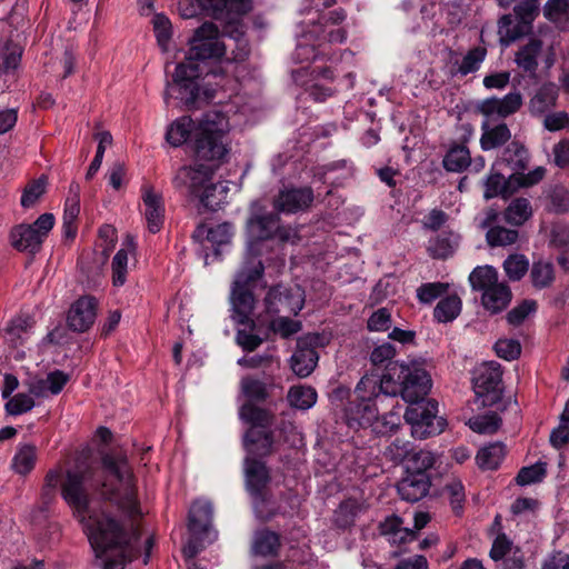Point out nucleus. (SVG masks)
<instances>
[{
  "mask_svg": "<svg viewBox=\"0 0 569 569\" xmlns=\"http://www.w3.org/2000/svg\"><path fill=\"white\" fill-rule=\"evenodd\" d=\"M407 371L401 363L395 362L387 367V373L380 379L375 376H363L355 390V399L349 400L345 407V419L347 425L352 428H366L371 426L379 417L378 401L381 397H396L400 395L402 399L412 400L423 395L427 388L426 377L420 376V382L402 381L405 386L400 388L396 380L403 379L401 376Z\"/></svg>",
  "mask_w": 569,
  "mask_h": 569,
  "instance_id": "7ed1b4c3",
  "label": "nucleus"
},
{
  "mask_svg": "<svg viewBox=\"0 0 569 569\" xmlns=\"http://www.w3.org/2000/svg\"><path fill=\"white\" fill-rule=\"evenodd\" d=\"M536 310V300L525 299L507 313L506 319L509 325L518 327L527 319L530 313H533Z\"/></svg>",
  "mask_w": 569,
  "mask_h": 569,
  "instance_id": "864d4df0",
  "label": "nucleus"
},
{
  "mask_svg": "<svg viewBox=\"0 0 569 569\" xmlns=\"http://www.w3.org/2000/svg\"><path fill=\"white\" fill-rule=\"evenodd\" d=\"M264 305L268 313L287 312L297 316L303 308L305 295L298 286L289 288L283 284H276L268 290Z\"/></svg>",
  "mask_w": 569,
  "mask_h": 569,
  "instance_id": "f8f14e48",
  "label": "nucleus"
},
{
  "mask_svg": "<svg viewBox=\"0 0 569 569\" xmlns=\"http://www.w3.org/2000/svg\"><path fill=\"white\" fill-rule=\"evenodd\" d=\"M270 328L273 332L279 333L284 339H288L299 332L302 325L300 321L292 320L289 317H279L271 322Z\"/></svg>",
  "mask_w": 569,
  "mask_h": 569,
  "instance_id": "e2e57ef3",
  "label": "nucleus"
},
{
  "mask_svg": "<svg viewBox=\"0 0 569 569\" xmlns=\"http://www.w3.org/2000/svg\"><path fill=\"white\" fill-rule=\"evenodd\" d=\"M481 130L480 147L483 151L503 147L511 138V131L506 123L491 127L488 122H483Z\"/></svg>",
  "mask_w": 569,
  "mask_h": 569,
  "instance_id": "c756f323",
  "label": "nucleus"
},
{
  "mask_svg": "<svg viewBox=\"0 0 569 569\" xmlns=\"http://www.w3.org/2000/svg\"><path fill=\"white\" fill-rule=\"evenodd\" d=\"M54 226V216L52 213L41 214L31 224L16 226L10 232L11 244L14 249L30 254L40 251L44 239Z\"/></svg>",
  "mask_w": 569,
  "mask_h": 569,
  "instance_id": "1a4fd4ad",
  "label": "nucleus"
},
{
  "mask_svg": "<svg viewBox=\"0 0 569 569\" xmlns=\"http://www.w3.org/2000/svg\"><path fill=\"white\" fill-rule=\"evenodd\" d=\"M503 271L510 281H520L529 271V260L525 254L513 253L502 263Z\"/></svg>",
  "mask_w": 569,
  "mask_h": 569,
  "instance_id": "37998d69",
  "label": "nucleus"
},
{
  "mask_svg": "<svg viewBox=\"0 0 569 569\" xmlns=\"http://www.w3.org/2000/svg\"><path fill=\"white\" fill-rule=\"evenodd\" d=\"M519 233L515 229L496 226L488 229L486 239L490 247H506L517 241Z\"/></svg>",
  "mask_w": 569,
  "mask_h": 569,
  "instance_id": "de8ad7c7",
  "label": "nucleus"
},
{
  "mask_svg": "<svg viewBox=\"0 0 569 569\" xmlns=\"http://www.w3.org/2000/svg\"><path fill=\"white\" fill-rule=\"evenodd\" d=\"M98 301L92 296L80 297L73 302L67 316L69 329L74 332H86L94 323Z\"/></svg>",
  "mask_w": 569,
  "mask_h": 569,
  "instance_id": "2eb2a0df",
  "label": "nucleus"
},
{
  "mask_svg": "<svg viewBox=\"0 0 569 569\" xmlns=\"http://www.w3.org/2000/svg\"><path fill=\"white\" fill-rule=\"evenodd\" d=\"M503 457L505 445L495 442L479 449L476 456V462L481 470H495L499 467Z\"/></svg>",
  "mask_w": 569,
  "mask_h": 569,
  "instance_id": "c9c22d12",
  "label": "nucleus"
},
{
  "mask_svg": "<svg viewBox=\"0 0 569 569\" xmlns=\"http://www.w3.org/2000/svg\"><path fill=\"white\" fill-rule=\"evenodd\" d=\"M487 49L485 47H475L470 49L462 58L458 69L452 72L453 74H460L462 77L473 73L479 70L481 63L486 59Z\"/></svg>",
  "mask_w": 569,
  "mask_h": 569,
  "instance_id": "c03bdc74",
  "label": "nucleus"
},
{
  "mask_svg": "<svg viewBox=\"0 0 569 569\" xmlns=\"http://www.w3.org/2000/svg\"><path fill=\"white\" fill-rule=\"evenodd\" d=\"M542 50V41L539 39H530V41L521 47L516 53V63L519 68L527 72L535 73L538 68L537 58Z\"/></svg>",
  "mask_w": 569,
  "mask_h": 569,
  "instance_id": "f704fd0d",
  "label": "nucleus"
},
{
  "mask_svg": "<svg viewBox=\"0 0 569 569\" xmlns=\"http://www.w3.org/2000/svg\"><path fill=\"white\" fill-rule=\"evenodd\" d=\"M513 12L517 23L511 14H505L499 20V34L507 44L530 32L539 13L538 0H525L515 6Z\"/></svg>",
  "mask_w": 569,
  "mask_h": 569,
  "instance_id": "9b49d317",
  "label": "nucleus"
},
{
  "mask_svg": "<svg viewBox=\"0 0 569 569\" xmlns=\"http://www.w3.org/2000/svg\"><path fill=\"white\" fill-rule=\"evenodd\" d=\"M545 17L558 29H569V0H548L543 8Z\"/></svg>",
  "mask_w": 569,
  "mask_h": 569,
  "instance_id": "4c0bfd02",
  "label": "nucleus"
},
{
  "mask_svg": "<svg viewBox=\"0 0 569 569\" xmlns=\"http://www.w3.org/2000/svg\"><path fill=\"white\" fill-rule=\"evenodd\" d=\"M476 402L480 407H492L502 398V371L498 362L482 365L472 379Z\"/></svg>",
  "mask_w": 569,
  "mask_h": 569,
  "instance_id": "9d476101",
  "label": "nucleus"
},
{
  "mask_svg": "<svg viewBox=\"0 0 569 569\" xmlns=\"http://www.w3.org/2000/svg\"><path fill=\"white\" fill-rule=\"evenodd\" d=\"M501 425V418L496 412L477 417L469 421L470 428L478 433H493Z\"/></svg>",
  "mask_w": 569,
  "mask_h": 569,
  "instance_id": "5fc2aeb1",
  "label": "nucleus"
},
{
  "mask_svg": "<svg viewBox=\"0 0 569 569\" xmlns=\"http://www.w3.org/2000/svg\"><path fill=\"white\" fill-rule=\"evenodd\" d=\"M11 42H7L6 51L0 53V74L8 73L11 70H16L21 60V49L18 46H13Z\"/></svg>",
  "mask_w": 569,
  "mask_h": 569,
  "instance_id": "052dcab7",
  "label": "nucleus"
},
{
  "mask_svg": "<svg viewBox=\"0 0 569 569\" xmlns=\"http://www.w3.org/2000/svg\"><path fill=\"white\" fill-rule=\"evenodd\" d=\"M529 279L536 290L549 289L556 281V268L551 261L538 259L529 268Z\"/></svg>",
  "mask_w": 569,
  "mask_h": 569,
  "instance_id": "7c9ffc66",
  "label": "nucleus"
},
{
  "mask_svg": "<svg viewBox=\"0 0 569 569\" xmlns=\"http://www.w3.org/2000/svg\"><path fill=\"white\" fill-rule=\"evenodd\" d=\"M315 199L311 187L284 188L273 198V209L283 213H297L310 208Z\"/></svg>",
  "mask_w": 569,
  "mask_h": 569,
  "instance_id": "ddd939ff",
  "label": "nucleus"
},
{
  "mask_svg": "<svg viewBox=\"0 0 569 569\" xmlns=\"http://www.w3.org/2000/svg\"><path fill=\"white\" fill-rule=\"evenodd\" d=\"M361 511V505L357 499L348 498L341 501L333 511L332 523L339 530H348L355 526L356 518Z\"/></svg>",
  "mask_w": 569,
  "mask_h": 569,
  "instance_id": "473e14b6",
  "label": "nucleus"
},
{
  "mask_svg": "<svg viewBox=\"0 0 569 569\" xmlns=\"http://www.w3.org/2000/svg\"><path fill=\"white\" fill-rule=\"evenodd\" d=\"M512 292L510 287L505 282L485 290L481 296L483 308L492 315L502 312L510 305Z\"/></svg>",
  "mask_w": 569,
  "mask_h": 569,
  "instance_id": "cd10ccee",
  "label": "nucleus"
},
{
  "mask_svg": "<svg viewBox=\"0 0 569 569\" xmlns=\"http://www.w3.org/2000/svg\"><path fill=\"white\" fill-rule=\"evenodd\" d=\"M198 130V122L189 116H182L174 120L166 132V140L172 147H180L194 140V132Z\"/></svg>",
  "mask_w": 569,
  "mask_h": 569,
  "instance_id": "bb28decb",
  "label": "nucleus"
},
{
  "mask_svg": "<svg viewBox=\"0 0 569 569\" xmlns=\"http://www.w3.org/2000/svg\"><path fill=\"white\" fill-rule=\"evenodd\" d=\"M36 451L37 448L33 445L27 443L20 446L12 460L13 470L23 476L29 473L36 465Z\"/></svg>",
  "mask_w": 569,
  "mask_h": 569,
  "instance_id": "79ce46f5",
  "label": "nucleus"
},
{
  "mask_svg": "<svg viewBox=\"0 0 569 569\" xmlns=\"http://www.w3.org/2000/svg\"><path fill=\"white\" fill-rule=\"evenodd\" d=\"M430 487L431 479L428 473L407 471L406 476L397 483V491L402 500L417 502L428 495Z\"/></svg>",
  "mask_w": 569,
  "mask_h": 569,
  "instance_id": "a211bd4d",
  "label": "nucleus"
},
{
  "mask_svg": "<svg viewBox=\"0 0 569 569\" xmlns=\"http://www.w3.org/2000/svg\"><path fill=\"white\" fill-rule=\"evenodd\" d=\"M529 163L530 153L528 148L521 141L515 139L503 148L495 166H505L512 171L511 174H517L525 172Z\"/></svg>",
  "mask_w": 569,
  "mask_h": 569,
  "instance_id": "aec40b11",
  "label": "nucleus"
},
{
  "mask_svg": "<svg viewBox=\"0 0 569 569\" xmlns=\"http://www.w3.org/2000/svg\"><path fill=\"white\" fill-rule=\"evenodd\" d=\"M471 163L469 149L465 144H453L443 157L442 164L447 171L461 172Z\"/></svg>",
  "mask_w": 569,
  "mask_h": 569,
  "instance_id": "e433bc0d",
  "label": "nucleus"
},
{
  "mask_svg": "<svg viewBox=\"0 0 569 569\" xmlns=\"http://www.w3.org/2000/svg\"><path fill=\"white\" fill-rule=\"evenodd\" d=\"M46 182V178L41 177L27 184L21 197V206L24 208L32 207L44 193Z\"/></svg>",
  "mask_w": 569,
  "mask_h": 569,
  "instance_id": "bf43d9fd",
  "label": "nucleus"
},
{
  "mask_svg": "<svg viewBox=\"0 0 569 569\" xmlns=\"http://www.w3.org/2000/svg\"><path fill=\"white\" fill-rule=\"evenodd\" d=\"M449 288L448 283L443 282H427L422 283L417 289V298L421 303H431L436 299L442 297Z\"/></svg>",
  "mask_w": 569,
  "mask_h": 569,
  "instance_id": "4d7b16f0",
  "label": "nucleus"
},
{
  "mask_svg": "<svg viewBox=\"0 0 569 569\" xmlns=\"http://www.w3.org/2000/svg\"><path fill=\"white\" fill-rule=\"evenodd\" d=\"M88 539L97 558L103 559V569H124L139 555V532H128L114 518L104 516L92 520Z\"/></svg>",
  "mask_w": 569,
  "mask_h": 569,
  "instance_id": "39448f33",
  "label": "nucleus"
},
{
  "mask_svg": "<svg viewBox=\"0 0 569 569\" xmlns=\"http://www.w3.org/2000/svg\"><path fill=\"white\" fill-rule=\"evenodd\" d=\"M213 174H208L203 181L191 186V181L186 182L180 189L187 188L191 196L199 198L201 204L209 210L216 211L223 202L227 196L228 187L222 182H213Z\"/></svg>",
  "mask_w": 569,
  "mask_h": 569,
  "instance_id": "dca6fc26",
  "label": "nucleus"
},
{
  "mask_svg": "<svg viewBox=\"0 0 569 569\" xmlns=\"http://www.w3.org/2000/svg\"><path fill=\"white\" fill-rule=\"evenodd\" d=\"M247 246L243 261H262L267 241L278 239L281 243L291 241L297 232L289 226L281 224L278 211H267L258 202L252 203L246 221Z\"/></svg>",
  "mask_w": 569,
  "mask_h": 569,
  "instance_id": "0eeeda50",
  "label": "nucleus"
},
{
  "mask_svg": "<svg viewBox=\"0 0 569 569\" xmlns=\"http://www.w3.org/2000/svg\"><path fill=\"white\" fill-rule=\"evenodd\" d=\"M239 416L250 425L249 428L271 430L274 422V415L270 410L258 407L253 402L243 403L240 407Z\"/></svg>",
  "mask_w": 569,
  "mask_h": 569,
  "instance_id": "c85d7f7f",
  "label": "nucleus"
},
{
  "mask_svg": "<svg viewBox=\"0 0 569 569\" xmlns=\"http://www.w3.org/2000/svg\"><path fill=\"white\" fill-rule=\"evenodd\" d=\"M189 44L184 61L176 68L172 83H167L163 100L169 104L170 99H174L186 109L193 110L214 98L216 89L208 79L217 77L218 70L211 68L208 60L224 56L228 46L220 40L218 27L208 21L194 30Z\"/></svg>",
  "mask_w": 569,
  "mask_h": 569,
  "instance_id": "f03ea898",
  "label": "nucleus"
},
{
  "mask_svg": "<svg viewBox=\"0 0 569 569\" xmlns=\"http://www.w3.org/2000/svg\"><path fill=\"white\" fill-rule=\"evenodd\" d=\"M449 497L450 505L456 515H460L465 502V488L460 480L453 479L443 488Z\"/></svg>",
  "mask_w": 569,
  "mask_h": 569,
  "instance_id": "13d9d810",
  "label": "nucleus"
},
{
  "mask_svg": "<svg viewBox=\"0 0 569 569\" xmlns=\"http://www.w3.org/2000/svg\"><path fill=\"white\" fill-rule=\"evenodd\" d=\"M495 167L496 166L493 164L490 174L485 180L483 198L486 200L496 197L508 199L517 191L515 187L516 178L513 174H510L508 178H505L502 173L495 170Z\"/></svg>",
  "mask_w": 569,
  "mask_h": 569,
  "instance_id": "393cba45",
  "label": "nucleus"
},
{
  "mask_svg": "<svg viewBox=\"0 0 569 569\" xmlns=\"http://www.w3.org/2000/svg\"><path fill=\"white\" fill-rule=\"evenodd\" d=\"M547 475V463L538 461L531 466L522 467L517 477L516 482L519 486H528L543 480Z\"/></svg>",
  "mask_w": 569,
  "mask_h": 569,
  "instance_id": "09e8293b",
  "label": "nucleus"
},
{
  "mask_svg": "<svg viewBox=\"0 0 569 569\" xmlns=\"http://www.w3.org/2000/svg\"><path fill=\"white\" fill-rule=\"evenodd\" d=\"M263 273L264 264L262 261L242 262L232 283L230 296L233 310L232 318L236 322L240 325L250 323L252 328L254 327V322L250 319L256 303L252 288L262 278Z\"/></svg>",
  "mask_w": 569,
  "mask_h": 569,
  "instance_id": "6e6552de",
  "label": "nucleus"
},
{
  "mask_svg": "<svg viewBox=\"0 0 569 569\" xmlns=\"http://www.w3.org/2000/svg\"><path fill=\"white\" fill-rule=\"evenodd\" d=\"M281 547V536L278 532L261 528L253 532L250 552L262 558H273L279 556Z\"/></svg>",
  "mask_w": 569,
  "mask_h": 569,
  "instance_id": "4be33fe9",
  "label": "nucleus"
},
{
  "mask_svg": "<svg viewBox=\"0 0 569 569\" xmlns=\"http://www.w3.org/2000/svg\"><path fill=\"white\" fill-rule=\"evenodd\" d=\"M128 253L120 249L112 259V282L122 286L126 282Z\"/></svg>",
  "mask_w": 569,
  "mask_h": 569,
  "instance_id": "338daca9",
  "label": "nucleus"
},
{
  "mask_svg": "<svg viewBox=\"0 0 569 569\" xmlns=\"http://www.w3.org/2000/svg\"><path fill=\"white\" fill-rule=\"evenodd\" d=\"M550 203L557 213L569 211V190L561 186L555 187L550 193Z\"/></svg>",
  "mask_w": 569,
  "mask_h": 569,
  "instance_id": "774afa93",
  "label": "nucleus"
},
{
  "mask_svg": "<svg viewBox=\"0 0 569 569\" xmlns=\"http://www.w3.org/2000/svg\"><path fill=\"white\" fill-rule=\"evenodd\" d=\"M91 493L111 502L131 520L142 515L137 499L136 478L123 451L101 453L99 467L67 471L61 496L81 520L90 512Z\"/></svg>",
  "mask_w": 569,
  "mask_h": 569,
  "instance_id": "f257e3e1",
  "label": "nucleus"
},
{
  "mask_svg": "<svg viewBox=\"0 0 569 569\" xmlns=\"http://www.w3.org/2000/svg\"><path fill=\"white\" fill-rule=\"evenodd\" d=\"M213 508L211 502L206 500H196L188 515V530L190 535L199 538L209 536L212 523Z\"/></svg>",
  "mask_w": 569,
  "mask_h": 569,
  "instance_id": "412c9836",
  "label": "nucleus"
},
{
  "mask_svg": "<svg viewBox=\"0 0 569 569\" xmlns=\"http://www.w3.org/2000/svg\"><path fill=\"white\" fill-rule=\"evenodd\" d=\"M532 214L531 206L526 198H516L503 212L506 222L513 226L523 224Z\"/></svg>",
  "mask_w": 569,
  "mask_h": 569,
  "instance_id": "ea45409f",
  "label": "nucleus"
},
{
  "mask_svg": "<svg viewBox=\"0 0 569 569\" xmlns=\"http://www.w3.org/2000/svg\"><path fill=\"white\" fill-rule=\"evenodd\" d=\"M34 407V400L26 393H17L6 403V410L11 416H18L30 411Z\"/></svg>",
  "mask_w": 569,
  "mask_h": 569,
  "instance_id": "69168bd1",
  "label": "nucleus"
},
{
  "mask_svg": "<svg viewBox=\"0 0 569 569\" xmlns=\"http://www.w3.org/2000/svg\"><path fill=\"white\" fill-rule=\"evenodd\" d=\"M498 278V271L492 266H479L469 274V282L472 290L483 292L499 283Z\"/></svg>",
  "mask_w": 569,
  "mask_h": 569,
  "instance_id": "58836bf2",
  "label": "nucleus"
},
{
  "mask_svg": "<svg viewBox=\"0 0 569 569\" xmlns=\"http://www.w3.org/2000/svg\"><path fill=\"white\" fill-rule=\"evenodd\" d=\"M318 352L297 343V349L291 356V369L300 378H306L315 370L318 363Z\"/></svg>",
  "mask_w": 569,
  "mask_h": 569,
  "instance_id": "72a5a7b5",
  "label": "nucleus"
},
{
  "mask_svg": "<svg viewBox=\"0 0 569 569\" xmlns=\"http://www.w3.org/2000/svg\"><path fill=\"white\" fill-rule=\"evenodd\" d=\"M290 405L297 409L307 410L317 401V392L311 387H292L288 392Z\"/></svg>",
  "mask_w": 569,
  "mask_h": 569,
  "instance_id": "a18cd8bd",
  "label": "nucleus"
},
{
  "mask_svg": "<svg viewBox=\"0 0 569 569\" xmlns=\"http://www.w3.org/2000/svg\"><path fill=\"white\" fill-rule=\"evenodd\" d=\"M407 371L403 372V379L396 380V383L402 388L405 383L402 381L408 380L409 382H420V376L426 377L427 388L423 395H420L416 399L408 400L410 406L405 412V420L411 426V435L418 439H427L429 437L441 433L446 427V420L438 418V403L435 400L425 401L426 396L431 389V378L425 367V361L412 360L409 363H401Z\"/></svg>",
  "mask_w": 569,
  "mask_h": 569,
  "instance_id": "423d86ee",
  "label": "nucleus"
},
{
  "mask_svg": "<svg viewBox=\"0 0 569 569\" xmlns=\"http://www.w3.org/2000/svg\"><path fill=\"white\" fill-rule=\"evenodd\" d=\"M435 461V456L430 451L419 450L418 452H415L409 460L407 471H420L427 473V470L433 467Z\"/></svg>",
  "mask_w": 569,
  "mask_h": 569,
  "instance_id": "0e129e2a",
  "label": "nucleus"
},
{
  "mask_svg": "<svg viewBox=\"0 0 569 569\" xmlns=\"http://www.w3.org/2000/svg\"><path fill=\"white\" fill-rule=\"evenodd\" d=\"M233 234V224L231 222L226 221L210 228H208L204 224H200L193 231L192 237L198 241L207 239L214 247V254L220 256L219 247L229 244L231 242Z\"/></svg>",
  "mask_w": 569,
  "mask_h": 569,
  "instance_id": "5701e85b",
  "label": "nucleus"
},
{
  "mask_svg": "<svg viewBox=\"0 0 569 569\" xmlns=\"http://www.w3.org/2000/svg\"><path fill=\"white\" fill-rule=\"evenodd\" d=\"M461 311V299L457 295L447 296L437 303L433 309V317L438 322H450Z\"/></svg>",
  "mask_w": 569,
  "mask_h": 569,
  "instance_id": "a19ab883",
  "label": "nucleus"
},
{
  "mask_svg": "<svg viewBox=\"0 0 569 569\" xmlns=\"http://www.w3.org/2000/svg\"><path fill=\"white\" fill-rule=\"evenodd\" d=\"M522 106V96L519 91L510 92L503 98H487L478 104V111L487 118L498 116L506 118L516 113Z\"/></svg>",
  "mask_w": 569,
  "mask_h": 569,
  "instance_id": "6ab92c4d",
  "label": "nucleus"
},
{
  "mask_svg": "<svg viewBox=\"0 0 569 569\" xmlns=\"http://www.w3.org/2000/svg\"><path fill=\"white\" fill-rule=\"evenodd\" d=\"M252 511L257 520L270 522L277 516H283L281 507L274 501L270 489L250 495Z\"/></svg>",
  "mask_w": 569,
  "mask_h": 569,
  "instance_id": "a878e982",
  "label": "nucleus"
},
{
  "mask_svg": "<svg viewBox=\"0 0 569 569\" xmlns=\"http://www.w3.org/2000/svg\"><path fill=\"white\" fill-rule=\"evenodd\" d=\"M153 31L162 51L168 50V43L172 36V26L170 20L162 13H158L152 18Z\"/></svg>",
  "mask_w": 569,
  "mask_h": 569,
  "instance_id": "603ef678",
  "label": "nucleus"
},
{
  "mask_svg": "<svg viewBox=\"0 0 569 569\" xmlns=\"http://www.w3.org/2000/svg\"><path fill=\"white\" fill-rule=\"evenodd\" d=\"M212 1L204 2L202 0H180L179 12L184 19L193 18L198 14H206L213 18Z\"/></svg>",
  "mask_w": 569,
  "mask_h": 569,
  "instance_id": "8fccbe9b",
  "label": "nucleus"
},
{
  "mask_svg": "<svg viewBox=\"0 0 569 569\" xmlns=\"http://www.w3.org/2000/svg\"><path fill=\"white\" fill-rule=\"evenodd\" d=\"M142 192L148 229L150 232L157 233L162 227L164 217L162 196L160 193H156L151 186H144L142 188Z\"/></svg>",
  "mask_w": 569,
  "mask_h": 569,
  "instance_id": "b1692460",
  "label": "nucleus"
},
{
  "mask_svg": "<svg viewBox=\"0 0 569 569\" xmlns=\"http://www.w3.org/2000/svg\"><path fill=\"white\" fill-rule=\"evenodd\" d=\"M244 458L263 460L276 452V439L273 430L248 428L242 437Z\"/></svg>",
  "mask_w": 569,
  "mask_h": 569,
  "instance_id": "4468645a",
  "label": "nucleus"
},
{
  "mask_svg": "<svg viewBox=\"0 0 569 569\" xmlns=\"http://www.w3.org/2000/svg\"><path fill=\"white\" fill-rule=\"evenodd\" d=\"M34 321L30 317H18L11 320L6 328L7 335L10 337V342L13 347L22 345V335L27 333L32 328Z\"/></svg>",
  "mask_w": 569,
  "mask_h": 569,
  "instance_id": "3c124183",
  "label": "nucleus"
},
{
  "mask_svg": "<svg viewBox=\"0 0 569 569\" xmlns=\"http://www.w3.org/2000/svg\"><path fill=\"white\" fill-rule=\"evenodd\" d=\"M228 133L229 121L221 111L211 110L202 116L198 121L192 144L196 162L193 166H183L177 171L172 179L176 189L180 190L188 181H191L194 188L208 174H214L217 169L227 161L231 149Z\"/></svg>",
  "mask_w": 569,
  "mask_h": 569,
  "instance_id": "20e7f679",
  "label": "nucleus"
},
{
  "mask_svg": "<svg viewBox=\"0 0 569 569\" xmlns=\"http://www.w3.org/2000/svg\"><path fill=\"white\" fill-rule=\"evenodd\" d=\"M242 393L248 398V402H263L269 397L267 385L256 378L244 377L241 380Z\"/></svg>",
  "mask_w": 569,
  "mask_h": 569,
  "instance_id": "49530a36",
  "label": "nucleus"
},
{
  "mask_svg": "<svg viewBox=\"0 0 569 569\" xmlns=\"http://www.w3.org/2000/svg\"><path fill=\"white\" fill-rule=\"evenodd\" d=\"M244 488L250 495L270 489L271 470L263 460L254 458L243 459Z\"/></svg>",
  "mask_w": 569,
  "mask_h": 569,
  "instance_id": "f3484780",
  "label": "nucleus"
},
{
  "mask_svg": "<svg viewBox=\"0 0 569 569\" xmlns=\"http://www.w3.org/2000/svg\"><path fill=\"white\" fill-rule=\"evenodd\" d=\"M495 351L499 358L511 361L521 353V345L516 339H499L495 345Z\"/></svg>",
  "mask_w": 569,
  "mask_h": 569,
  "instance_id": "680f3d73",
  "label": "nucleus"
},
{
  "mask_svg": "<svg viewBox=\"0 0 569 569\" xmlns=\"http://www.w3.org/2000/svg\"><path fill=\"white\" fill-rule=\"evenodd\" d=\"M558 91V87L552 82L542 84L529 101L530 113L541 116L555 107Z\"/></svg>",
  "mask_w": 569,
  "mask_h": 569,
  "instance_id": "2f4dec72",
  "label": "nucleus"
},
{
  "mask_svg": "<svg viewBox=\"0 0 569 569\" xmlns=\"http://www.w3.org/2000/svg\"><path fill=\"white\" fill-rule=\"evenodd\" d=\"M396 356V349L393 347V345H391L390 342H385L378 347H376L371 355H370V361L372 362L373 366H382L385 365L386 368L391 365V363H395L396 361H392V358ZM413 359H410L408 361H402L401 363H409L410 361H412ZM398 363H400L399 361H397ZM387 373V370L385 371L383 375Z\"/></svg>",
  "mask_w": 569,
  "mask_h": 569,
  "instance_id": "6e6d98bb",
  "label": "nucleus"
}]
</instances>
